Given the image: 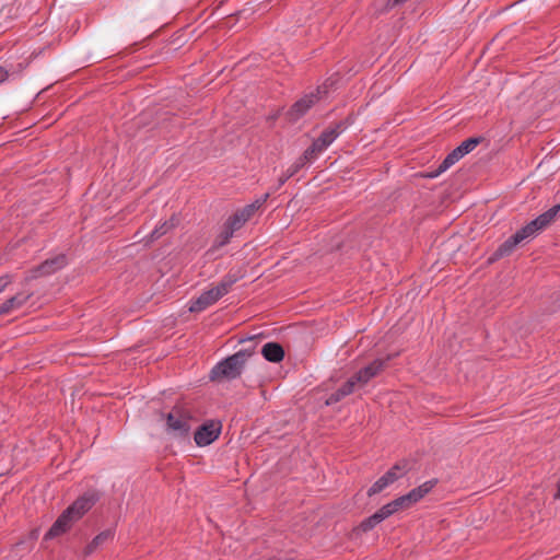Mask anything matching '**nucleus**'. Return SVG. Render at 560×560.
Wrapping results in <instances>:
<instances>
[{
    "label": "nucleus",
    "instance_id": "f257e3e1",
    "mask_svg": "<svg viewBox=\"0 0 560 560\" xmlns=\"http://www.w3.org/2000/svg\"><path fill=\"white\" fill-rule=\"evenodd\" d=\"M559 211L560 205H556L521 228L498 247L493 253L491 260L499 259L511 254L520 243L536 236L539 231L544 230L555 220Z\"/></svg>",
    "mask_w": 560,
    "mask_h": 560
},
{
    "label": "nucleus",
    "instance_id": "f03ea898",
    "mask_svg": "<svg viewBox=\"0 0 560 560\" xmlns=\"http://www.w3.org/2000/svg\"><path fill=\"white\" fill-rule=\"evenodd\" d=\"M250 355L252 353L249 351L240 350L224 360H221L211 369L210 380L222 382L233 381L240 377Z\"/></svg>",
    "mask_w": 560,
    "mask_h": 560
},
{
    "label": "nucleus",
    "instance_id": "7ed1b4c3",
    "mask_svg": "<svg viewBox=\"0 0 560 560\" xmlns=\"http://www.w3.org/2000/svg\"><path fill=\"white\" fill-rule=\"evenodd\" d=\"M347 126L343 122H338L334 126L326 128L319 137L313 141L312 145L308 147L303 155L310 162L314 161L319 154H322L334 141L346 130Z\"/></svg>",
    "mask_w": 560,
    "mask_h": 560
},
{
    "label": "nucleus",
    "instance_id": "20e7f679",
    "mask_svg": "<svg viewBox=\"0 0 560 560\" xmlns=\"http://www.w3.org/2000/svg\"><path fill=\"white\" fill-rule=\"evenodd\" d=\"M478 143V138H468L465 141H463L458 147H456L452 152H450L446 155V158L441 162L436 171L430 176L436 177L440 174L447 171L451 166L457 163L466 154L470 153L477 147Z\"/></svg>",
    "mask_w": 560,
    "mask_h": 560
},
{
    "label": "nucleus",
    "instance_id": "39448f33",
    "mask_svg": "<svg viewBox=\"0 0 560 560\" xmlns=\"http://www.w3.org/2000/svg\"><path fill=\"white\" fill-rule=\"evenodd\" d=\"M268 198L269 192L256 199L254 202L246 205L242 209L237 210L225 222L235 231H238L254 215V213L267 201Z\"/></svg>",
    "mask_w": 560,
    "mask_h": 560
},
{
    "label": "nucleus",
    "instance_id": "423d86ee",
    "mask_svg": "<svg viewBox=\"0 0 560 560\" xmlns=\"http://www.w3.org/2000/svg\"><path fill=\"white\" fill-rule=\"evenodd\" d=\"M407 472V464H396L380 477L368 490V495L372 497L393 485Z\"/></svg>",
    "mask_w": 560,
    "mask_h": 560
},
{
    "label": "nucleus",
    "instance_id": "0eeeda50",
    "mask_svg": "<svg viewBox=\"0 0 560 560\" xmlns=\"http://www.w3.org/2000/svg\"><path fill=\"white\" fill-rule=\"evenodd\" d=\"M320 93V89H317L316 92L305 94L298 100L287 112L288 119L292 122L301 119L319 101Z\"/></svg>",
    "mask_w": 560,
    "mask_h": 560
},
{
    "label": "nucleus",
    "instance_id": "6e6552de",
    "mask_svg": "<svg viewBox=\"0 0 560 560\" xmlns=\"http://www.w3.org/2000/svg\"><path fill=\"white\" fill-rule=\"evenodd\" d=\"M68 264L67 256L65 254H57L51 258L46 259L37 267L31 270L30 279H36L39 277H46L54 275L61 270Z\"/></svg>",
    "mask_w": 560,
    "mask_h": 560
},
{
    "label": "nucleus",
    "instance_id": "1a4fd4ad",
    "mask_svg": "<svg viewBox=\"0 0 560 560\" xmlns=\"http://www.w3.org/2000/svg\"><path fill=\"white\" fill-rule=\"evenodd\" d=\"M385 361L381 359H376L371 362L369 365L364 366L360 371H358L348 381L352 382L354 390L363 387L365 384L370 382L373 377H375L384 368Z\"/></svg>",
    "mask_w": 560,
    "mask_h": 560
},
{
    "label": "nucleus",
    "instance_id": "9d476101",
    "mask_svg": "<svg viewBox=\"0 0 560 560\" xmlns=\"http://www.w3.org/2000/svg\"><path fill=\"white\" fill-rule=\"evenodd\" d=\"M96 491H88L79 497L70 506L67 508L74 520L79 521L97 502Z\"/></svg>",
    "mask_w": 560,
    "mask_h": 560
},
{
    "label": "nucleus",
    "instance_id": "9b49d317",
    "mask_svg": "<svg viewBox=\"0 0 560 560\" xmlns=\"http://www.w3.org/2000/svg\"><path fill=\"white\" fill-rule=\"evenodd\" d=\"M221 432V425L214 422H207L198 428L194 440L198 446H207L215 441Z\"/></svg>",
    "mask_w": 560,
    "mask_h": 560
},
{
    "label": "nucleus",
    "instance_id": "f8f14e48",
    "mask_svg": "<svg viewBox=\"0 0 560 560\" xmlns=\"http://www.w3.org/2000/svg\"><path fill=\"white\" fill-rule=\"evenodd\" d=\"M75 522L78 521L66 509L45 534V539H50L66 533Z\"/></svg>",
    "mask_w": 560,
    "mask_h": 560
},
{
    "label": "nucleus",
    "instance_id": "ddd939ff",
    "mask_svg": "<svg viewBox=\"0 0 560 560\" xmlns=\"http://www.w3.org/2000/svg\"><path fill=\"white\" fill-rule=\"evenodd\" d=\"M221 296L214 288L203 291L196 300L190 302L189 311L192 313L201 312L208 306L214 304Z\"/></svg>",
    "mask_w": 560,
    "mask_h": 560
},
{
    "label": "nucleus",
    "instance_id": "4468645a",
    "mask_svg": "<svg viewBox=\"0 0 560 560\" xmlns=\"http://www.w3.org/2000/svg\"><path fill=\"white\" fill-rule=\"evenodd\" d=\"M167 429L179 436H186L190 430L188 419L170 412L166 418Z\"/></svg>",
    "mask_w": 560,
    "mask_h": 560
},
{
    "label": "nucleus",
    "instance_id": "2eb2a0df",
    "mask_svg": "<svg viewBox=\"0 0 560 560\" xmlns=\"http://www.w3.org/2000/svg\"><path fill=\"white\" fill-rule=\"evenodd\" d=\"M435 485H436V480L431 479V480L424 481L422 485H420L417 488H413L407 494H405L407 500L409 501L410 505L420 501L424 495H427L434 488Z\"/></svg>",
    "mask_w": 560,
    "mask_h": 560
},
{
    "label": "nucleus",
    "instance_id": "dca6fc26",
    "mask_svg": "<svg viewBox=\"0 0 560 560\" xmlns=\"http://www.w3.org/2000/svg\"><path fill=\"white\" fill-rule=\"evenodd\" d=\"M262 357L273 363L280 362L284 357L283 348L277 342H267L261 349Z\"/></svg>",
    "mask_w": 560,
    "mask_h": 560
},
{
    "label": "nucleus",
    "instance_id": "f3484780",
    "mask_svg": "<svg viewBox=\"0 0 560 560\" xmlns=\"http://www.w3.org/2000/svg\"><path fill=\"white\" fill-rule=\"evenodd\" d=\"M114 537V529L108 528L96 535L83 550L85 557L92 555L101 545Z\"/></svg>",
    "mask_w": 560,
    "mask_h": 560
},
{
    "label": "nucleus",
    "instance_id": "a211bd4d",
    "mask_svg": "<svg viewBox=\"0 0 560 560\" xmlns=\"http://www.w3.org/2000/svg\"><path fill=\"white\" fill-rule=\"evenodd\" d=\"M310 161L307 159H304V155L302 154L298 160H295L288 168L287 171L278 178V185L276 189L280 188L282 185L285 184V182L294 176L306 163Z\"/></svg>",
    "mask_w": 560,
    "mask_h": 560
},
{
    "label": "nucleus",
    "instance_id": "6ab92c4d",
    "mask_svg": "<svg viewBox=\"0 0 560 560\" xmlns=\"http://www.w3.org/2000/svg\"><path fill=\"white\" fill-rule=\"evenodd\" d=\"M177 221L172 218L170 221H164L160 225L155 226L154 230L145 237L143 238L144 244L149 245L155 240L160 238L164 234H166L171 229H173L176 225Z\"/></svg>",
    "mask_w": 560,
    "mask_h": 560
},
{
    "label": "nucleus",
    "instance_id": "aec40b11",
    "mask_svg": "<svg viewBox=\"0 0 560 560\" xmlns=\"http://www.w3.org/2000/svg\"><path fill=\"white\" fill-rule=\"evenodd\" d=\"M411 506L409 501L407 500L406 495H401L390 502H388L387 504L383 505L381 508L383 514L387 517L392 516L394 513L402 510V509H407Z\"/></svg>",
    "mask_w": 560,
    "mask_h": 560
},
{
    "label": "nucleus",
    "instance_id": "412c9836",
    "mask_svg": "<svg viewBox=\"0 0 560 560\" xmlns=\"http://www.w3.org/2000/svg\"><path fill=\"white\" fill-rule=\"evenodd\" d=\"M386 520V516L383 514L382 510H377L374 514L363 520L358 526L357 530L366 533L372 530L377 524Z\"/></svg>",
    "mask_w": 560,
    "mask_h": 560
},
{
    "label": "nucleus",
    "instance_id": "4be33fe9",
    "mask_svg": "<svg viewBox=\"0 0 560 560\" xmlns=\"http://www.w3.org/2000/svg\"><path fill=\"white\" fill-rule=\"evenodd\" d=\"M353 392L354 388L352 382L347 381L340 388L329 395V397L326 399V405H334Z\"/></svg>",
    "mask_w": 560,
    "mask_h": 560
},
{
    "label": "nucleus",
    "instance_id": "5701e85b",
    "mask_svg": "<svg viewBox=\"0 0 560 560\" xmlns=\"http://www.w3.org/2000/svg\"><path fill=\"white\" fill-rule=\"evenodd\" d=\"M27 298L28 296H25L23 294H18V295H14V296L8 299L7 301H4L0 305V316L8 314L10 311H12L14 308L21 307L25 303Z\"/></svg>",
    "mask_w": 560,
    "mask_h": 560
},
{
    "label": "nucleus",
    "instance_id": "b1692460",
    "mask_svg": "<svg viewBox=\"0 0 560 560\" xmlns=\"http://www.w3.org/2000/svg\"><path fill=\"white\" fill-rule=\"evenodd\" d=\"M235 232L236 231L225 222L222 231L219 233L214 241L213 247L219 248L226 245L233 237Z\"/></svg>",
    "mask_w": 560,
    "mask_h": 560
},
{
    "label": "nucleus",
    "instance_id": "393cba45",
    "mask_svg": "<svg viewBox=\"0 0 560 560\" xmlns=\"http://www.w3.org/2000/svg\"><path fill=\"white\" fill-rule=\"evenodd\" d=\"M237 281V278L233 275H226L224 276L221 281L215 285L213 287L215 289V291L218 292V294L222 298L224 296L225 294L229 293L230 289L232 288V285Z\"/></svg>",
    "mask_w": 560,
    "mask_h": 560
},
{
    "label": "nucleus",
    "instance_id": "a878e982",
    "mask_svg": "<svg viewBox=\"0 0 560 560\" xmlns=\"http://www.w3.org/2000/svg\"><path fill=\"white\" fill-rule=\"evenodd\" d=\"M11 283V276L3 275L0 277V293Z\"/></svg>",
    "mask_w": 560,
    "mask_h": 560
},
{
    "label": "nucleus",
    "instance_id": "bb28decb",
    "mask_svg": "<svg viewBox=\"0 0 560 560\" xmlns=\"http://www.w3.org/2000/svg\"><path fill=\"white\" fill-rule=\"evenodd\" d=\"M8 78L9 72L4 68L0 67V84L8 80Z\"/></svg>",
    "mask_w": 560,
    "mask_h": 560
}]
</instances>
